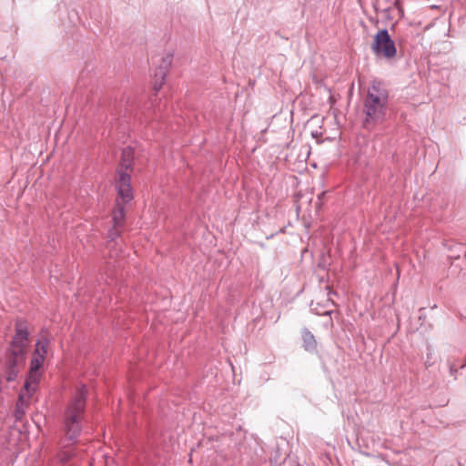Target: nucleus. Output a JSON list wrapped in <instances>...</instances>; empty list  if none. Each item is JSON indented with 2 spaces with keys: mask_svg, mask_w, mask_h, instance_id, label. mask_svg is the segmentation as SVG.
<instances>
[{
  "mask_svg": "<svg viewBox=\"0 0 466 466\" xmlns=\"http://www.w3.org/2000/svg\"><path fill=\"white\" fill-rule=\"evenodd\" d=\"M302 339H303V348L307 351H314V350H316V349H317V341L315 339V337L307 329H304L302 330Z\"/></svg>",
  "mask_w": 466,
  "mask_h": 466,
  "instance_id": "obj_11",
  "label": "nucleus"
},
{
  "mask_svg": "<svg viewBox=\"0 0 466 466\" xmlns=\"http://www.w3.org/2000/svg\"><path fill=\"white\" fill-rule=\"evenodd\" d=\"M387 101V91L381 86L380 83H372L368 89V95L364 103V127L366 128H370L384 119Z\"/></svg>",
  "mask_w": 466,
  "mask_h": 466,
  "instance_id": "obj_2",
  "label": "nucleus"
},
{
  "mask_svg": "<svg viewBox=\"0 0 466 466\" xmlns=\"http://www.w3.org/2000/svg\"><path fill=\"white\" fill-rule=\"evenodd\" d=\"M172 57L167 56L163 57L162 65L156 70L153 77V88L156 92L159 91L165 83L168 66L171 65Z\"/></svg>",
  "mask_w": 466,
  "mask_h": 466,
  "instance_id": "obj_7",
  "label": "nucleus"
},
{
  "mask_svg": "<svg viewBox=\"0 0 466 466\" xmlns=\"http://www.w3.org/2000/svg\"><path fill=\"white\" fill-rule=\"evenodd\" d=\"M74 456V449L68 448L66 445L63 446L62 450L57 454L58 461L62 464L68 462Z\"/></svg>",
  "mask_w": 466,
  "mask_h": 466,
  "instance_id": "obj_13",
  "label": "nucleus"
},
{
  "mask_svg": "<svg viewBox=\"0 0 466 466\" xmlns=\"http://www.w3.org/2000/svg\"><path fill=\"white\" fill-rule=\"evenodd\" d=\"M371 49L375 55L385 58H392L396 55V46L394 41L390 38L387 29H381L377 32Z\"/></svg>",
  "mask_w": 466,
  "mask_h": 466,
  "instance_id": "obj_4",
  "label": "nucleus"
},
{
  "mask_svg": "<svg viewBox=\"0 0 466 466\" xmlns=\"http://www.w3.org/2000/svg\"><path fill=\"white\" fill-rule=\"evenodd\" d=\"M28 341L29 331L26 323L23 319L16 320L15 333L12 339V354L18 357L25 356Z\"/></svg>",
  "mask_w": 466,
  "mask_h": 466,
  "instance_id": "obj_5",
  "label": "nucleus"
},
{
  "mask_svg": "<svg viewBox=\"0 0 466 466\" xmlns=\"http://www.w3.org/2000/svg\"><path fill=\"white\" fill-rule=\"evenodd\" d=\"M86 395L87 389L82 385L66 408L63 425L66 438L70 442H75L81 432Z\"/></svg>",
  "mask_w": 466,
  "mask_h": 466,
  "instance_id": "obj_1",
  "label": "nucleus"
},
{
  "mask_svg": "<svg viewBox=\"0 0 466 466\" xmlns=\"http://www.w3.org/2000/svg\"><path fill=\"white\" fill-rule=\"evenodd\" d=\"M134 151L131 147H127L123 149L121 155V167L117 170V178L116 179V188L118 198L124 203H128L133 198L131 188V177L129 170H132Z\"/></svg>",
  "mask_w": 466,
  "mask_h": 466,
  "instance_id": "obj_3",
  "label": "nucleus"
},
{
  "mask_svg": "<svg viewBox=\"0 0 466 466\" xmlns=\"http://www.w3.org/2000/svg\"><path fill=\"white\" fill-rule=\"evenodd\" d=\"M125 218V207L120 204L118 201L116 202V208L113 212V223L114 228L109 231L108 238L111 241H113L117 236L118 231L117 228H119Z\"/></svg>",
  "mask_w": 466,
  "mask_h": 466,
  "instance_id": "obj_10",
  "label": "nucleus"
},
{
  "mask_svg": "<svg viewBox=\"0 0 466 466\" xmlns=\"http://www.w3.org/2000/svg\"><path fill=\"white\" fill-rule=\"evenodd\" d=\"M465 366H466V359H465L464 363L461 366V368H464Z\"/></svg>",
  "mask_w": 466,
  "mask_h": 466,
  "instance_id": "obj_15",
  "label": "nucleus"
},
{
  "mask_svg": "<svg viewBox=\"0 0 466 466\" xmlns=\"http://www.w3.org/2000/svg\"><path fill=\"white\" fill-rule=\"evenodd\" d=\"M24 362V356L18 357L12 354L6 361L5 377L8 382L14 381L19 373V367Z\"/></svg>",
  "mask_w": 466,
  "mask_h": 466,
  "instance_id": "obj_8",
  "label": "nucleus"
},
{
  "mask_svg": "<svg viewBox=\"0 0 466 466\" xmlns=\"http://www.w3.org/2000/svg\"><path fill=\"white\" fill-rule=\"evenodd\" d=\"M46 358L43 355L33 353V357L30 361V370L28 377L25 382L24 388L29 390L32 387L33 390H35L36 386L40 380L39 370L43 366Z\"/></svg>",
  "mask_w": 466,
  "mask_h": 466,
  "instance_id": "obj_6",
  "label": "nucleus"
},
{
  "mask_svg": "<svg viewBox=\"0 0 466 466\" xmlns=\"http://www.w3.org/2000/svg\"><path fill=\"white\" fill-rule=\"evenodd\" d=\"M457 370H457V368H456V366H455L454 364H451V365L450 366V373H451V376H453L454 378H456Z\"/></svg>",
  "mask_w": 466,
  "mask_h": 466,
  "instance_id": "obj_14",
  "label": "nucleus"
},
{
  "mask_svg": "<svg viewBox=\"0 0 466 466\" xmlns=\"http://www.w3.org/2000/svg\"><path fill=\"white\" fill-rule=\"evenodd\" d=\"M48 346H49L48 338L42 334L40 339H38L35 343V349L34 352L43 355L46 358V354H47Z\"/></svg>",
  "mask_w": 466,
  "mask_h": 466,
  "instance_id": "obj_12",
  "label": "nucleus"
},
{
  "mask_svg": "<svg viewBox=\"0 0 466 466\" xmlns=\"http://www.w3.org/2000/svg\"><path fill=\"white\" fill-rule=\"evenodd\" d=\"M24 390L25 392L22 391L19 394L18 400L15 405V417L16 420H21L23 419L24 415L25 414L30 398L33 392H35V390H32V387L29 388V390H25V388Z\"/></svg>",
  "mask_w": 466,
  "mask_h": 466,
  "instance_id": "obj_9",
  "label": "nucleus"
}]
</instances>
